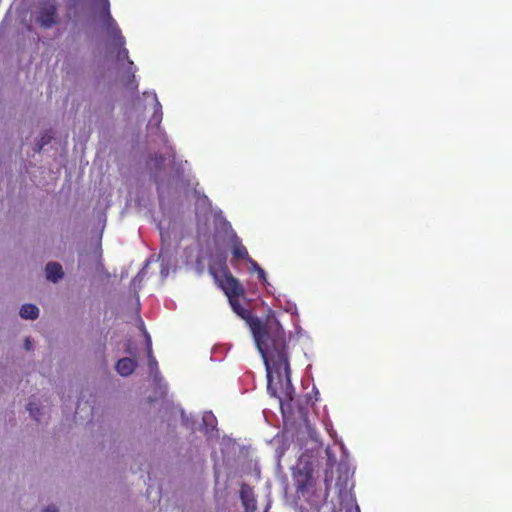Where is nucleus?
Wrapping results in <instances>:
<instances>
[{"mask_svg": "<svg viewBox=\"0 0 512 512\" xmlns=\"http://www.w3.org/2000/svg\"><path fill=\"white\" fill-rule=\"evenodd\" d=\"M233 311L249 325L267 371V391L279 400L280 407L293 401L290 364L285 331L274 316L263 322L252 316L239 297L229 300Z\"/></svg>", "mask_w": 512, "mask_h": 512, "instance_id": "f257e3e1", "label": "nucleus"}, {"mask_svg": "<svg viewBox=\"0 0 512 512\" xmlns=\"http://www.w3.org/2000/svg\"><path fill=\"white\" fill-rule=\"evenodd\" d=\"M36 21L45 29L51 28L58 23V7L55 1L44 0L39 3Z\"/></svg>", "mask_w": 512, "mask_h": 512, "instance_id": "f03ea898", "label": "nucleus"}, {"mask_svg": "<svg viewBox=\"0 0 512 512\" xmlns=\"http://www.w3.org/2000/svg\"><path fill=\"white\" fill-rule=\"evenodd\" d=\"M101 5V9L99 11L100 19L103 21L104 25L111 32L113 37L116 39L119 45L125 44V39L121 34V30L118 27L115 19L112 17L110 13V2L109 0H98Z\"/></svg>", "mask_w": 512, "mask_h": 512, "instance_id": "7ed1b4c3", "label": "nucleus"}, {"mask_svg": "<svg viewBox=\"0 0 512 512\" xmlns=\"http://www.w3.org/2000/svg\"><path fill=\"white\" fill-rule=\"evenodd\" d=\"M222 288L225 294L228 296L229 300L244 295L243 287L239 281L231 274L225 276L224 280L222 281Z\"/></svg>", "mask_w": 512, "mask_h": 512, "instance_id": "20e7f679", "label": "nucleus"}, {"mask_svg": "<svg viewBox=\"0 0 512 512\" xmlns=\"http://www.w3.org/2000/svg\"><path fill=\"white\" fill-rule=\"evenodd\" d=\"M240 498L245 512H255L257 509L256 499L252 488L247 484H242L240 489Z\"/></svg>", "mask_w": 512, "mask_h": 512, "instance_id": "39448f33", "label": "nucleus"}, {"mask_svg": "<svg viewBox=\"0 0 512 512\" xmlns=\"http://www.w3.org/2000/svg\"><path fill=\"white\" fill-rule=\"evenodd\" d=\"M232 255H233L232 261L247 260L250 264H251V261H254L249 256V253H248L246 247L242 244L241 240L237 237L233 240Z\"/></svg>", "mask_w": 512, "mask_h": 512, "instance_id": "423d86ee", "label": "nucleus"}, {"mask_svg": "<svg viewBox=\"0 0 512 512\" xmlns=\"http://www.w3.org/2000/svg\"><path fill=\"white\" fill-rule=\"evenodd\" d=\"M136 366H137V363L134 359L122 358V359H119L118 362L116 363L115 369L121 376L126 377V376L131 375L134 372Z\"/></svg>", "mask_w": 512, "mask_h": 512, "instance_id": "0eeeda50", "label": "nucleus"}, {"mask_svg": "<svg viewBox=\"0 0 512 512\" xmlns=\"http://www.w3.org/2000/svg\"><path fill=\"white\" fill-rule=\"evenodd\" d=\"M47 278L52 282H58L63 278L64 272L62 266L57 262H49L45 268Z\"/></svg>", "mask_w": 512, "mask_h": 512, "instance_id": "6e6552de", "label": "nucleus"}, {"mask_svg": "<svg viewBox=\"0 0 512 512\" xmlns=\"http://www.w3.org/2000/svg\"><path fill=\"white\" fill-rule=\"evenodd\" d=\"M23 319L35 320L39 316V309L34 304H24L19 311Z\"/></svg>", "mask_w": 512, "mask_h": 512, "instance_id": "1a4fd4ad", "label": "nucleus"}, {"mask_svg": "<svg viewBox=\"0 0 512 512\" xmlns=\"http://www.w3.org/2000/svg\"><path fill=\"white\" fill-rule=\"evenodd\" d=\"M164 161H165V158L162 154L155 153L154 155L150 156L146 165L150 170L158 171L162 168Z\"/></svg>", "mask_w": 512, "mask_h": 512, "instance_id": "9d476101", "label": "nucleus"}, {"mask_svg": "<svg viewBox=\"0 0 512 512\" xmlns=\"http://www.w3.org/2000/svg\"><path fill=\"white\" fill-rule=\"evenodd\" d=\"M144 334H145V337H146V342H147V355H148V360H149V366L151 369H154V368H157V361L155 359V357L153 356V353H152V342H151V338L149 336V334L144 331Z\"/></svg>", "mask_w": 512, "mask_h": 512, "instance_id": "9b49d317", "label": "nucleus"}, {"mask_svg": "<svg viewBox=\"0 0 512 512\" xmlns=\"http://www.w3.org/2000/svg\"><path fill=\"white\" fill-rule=\"evenodd\" d=\"M310 480H311V474L309 472H307L303 475L302 480L297 479V482H296L297 492H300V493L306 492L307 488L310 484Z\"/></svg>", "mask_w": 512, "mask_h": 512, "instance_id": "f8f14e48", "label": "nucleus"}, {"mask_svg": "<svg viewBox=\"0 0 512 512\" xmlns=\"http://www.w3.org/2000/svg\"><path fill=\"white\" fill-rule=\"evenodd\" d=\"M27 410L36 421H39V407L35 403L29 402L27 405Z\"/></svg>", "mask_w": 512, "mask_h": 512, "instance_id": "ddd939ff", "label": "nucleus"}, {"mask_svg": "<svg viewBox=\"0 0 512 512\" xmlns=\"http://www.w3.org/2000/svg\"><path fill=\"white\" fill-rule=\"evenodd\" d=\"M251 266H256V272L258 274V278L262 281L266 280V273L265 271L258 265L256 261H251Z\"/></svg>", "mask_w": 512, "mask_h": 512, "instance_id": "4468645a", "label": "nucleus"}, {"mask_svg": "<svg viewBox=\"0 0 512 512\" xmlns=\"http://www.w3.org/2000/svg\"><path fill=\"white\" fill-rule=\"evenodd\" d=\"M156 110L153 115V119L157 120V122H160L162 119V111H161V104L159 101L156 100Z\"/></svg>", "mask_w": 512, "mask_h": 512, "instance_id": "2eb2a0df", "label": "nucleus"}, {"mask_svg": "<svg viewBox=\"0 0 512 512\" xmlns=\"http://www.w3.org/2000/svg\"><path fill=\"white\" fill-rule=\"evenodd\" d=\"M120 46H121V49L118 52V58L128 60V50L125 47H123L124 45H120Z\"/></svg>", "mask_w": 512, "mask_h": 512, "instance_id": "dca6fc26", "label": "nucleus"}, {"mask_svg": "<svg viewBox=\"0 0 512 512\" xmlns=\"http://www.w3.org/2000/svg\"><path fill=\"white\" fill-rule=\"evenodd\" d=\"M51 139V136L43 135L41 137L40 143H39V150L43 148L44 145L48 144Z\"/></svg>", "mask_w": 512, "mask_h": 512, "instance_id": "f3484780", "label": "nucleus"}, {"mask_svg": "<svg viewBox=\"0 0 512 512\" xmlns=\"http://www.w3.org/2000/svg\"><path fill=\"white\" fill-rule=\"evenodd\" d=\"M43 512H58V509L54 505H50L44 509Z\"/></svg>", "mask_w": 512, "mask_h": 512, "instance_id": "a211bd4d", "label": "nucleus"}, {"mask_svg": "<svg viewBox=\"0 0 512 512\" xmlns=\"http://www.w3.org/2000/svg\"><path fill=\"white\" fill-rule=\"evenodd\" d=\"M24 347H25L26 350H30L31 349L32 342H31V340L29 338L25 339Z\"/></svg>", "mask_w": 512, "mask_h": 512, "instance_id": "6ab92c4d", "label": "nucleus"}]
</instances>
